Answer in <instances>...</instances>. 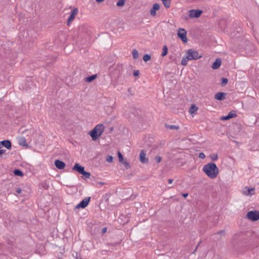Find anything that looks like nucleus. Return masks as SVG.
<instances>
[{"mask_svg":"<svg viewBox=\"0 0 259 259\" xmlns=\"http://www.w3.org/2000/svg\"><path fill=\"white\" fill-rule=\"evenodd\" d=\"M168 183H169V184H171V183H172V179H168Z\"/></svg>","mask_w":259,"mask_h":259,"instance_id":"obj_45","label":"nucleus"},{"mask_svg":"<svg viewBox=\"0 0 259 259\" xmlns=\"http://www.w3.org/2000/svg\"><path fill=\"white\" fill-rule=\"evenodd\" d=\"M84 167L81 166L78 163H76L72 168L73 170H75L80 174L84 170Z\"/></svg>","mask_w":259,"mask_h":259,"instance_id":"obj_14","label":"nucleus"},{"mask_svg":"<svg viewBox=\"0 0 259 259\" xmlns=\"http://www.w3.org/2000/svg\"><path fill=\"white\" fill-rule=\"evenodd\" d=\"M5 152H6V150L0 149V155L5 153Z\"/></svg>","mask_w":259,"mask_h":259,"instance_id":"obj_41","label":"nucleus"},{"mask_svg":"<svg viewBox=\"0 0 259 259\" xmlns=\"http://www.w3.org/2000/svg\"><path fill=\"white\" fill-rule=\"evenodd\" d=\"M23 174L21 171L17 169V176L22 177Z\"/></svg>","mask_w":259,"mask_h":259,"instance_id":"obj_37","label":"nucleus"},{"mask_svg":"<svg viewBox=\"0 0 259 259\" xmlns=\"http://www.w3.org/2000/svg\"><path fill=\"white\" fill-rule=\"evenodd\" d=\"M42 187H43L45 189H47L48 188V187H49V186H48V185H47V184H45V185L42 186Z\"/></svg>","mask_w":259,"mask_h":259,"instance_id":"obj_43","label":"nucleus"},{"mask_svg":"<svg viewBox=\"0 0 259 259\" xmlns=\"http://www.w3.org/2000/svg\"><path fill=\"white\" fill-rule=\"evenodd\" d=\"M104 0H96L97 2L98 3H101L103 2Z\"/></svg>","mask_w":259,"mask_h":259,"instance_id":"obj_46","label":"nucleus"},{"mask_svg":"<svg viewBox=\"0 0 259 259\" xmlns=\"http://www.w3.org/2000/svg\"><path fill=\"white\" fill-rule=\"evenodd\" d=\"M198 109V107L195 105L192 104L189 109V112L190 114L193 115L195 114Z\"/></svg>","mask_w":259,"mask_h":259,"instance_id":"obj_21","label":"nucleus"},{"mask_svg":"<svg viewBox=\"0 0 259 259\" xmlns=\"http://www.w3.org/2000/svg\"><path fill=\"white\" fill-rule=\"evenodd\" d=\"M160 9V6L158 4L155 3L154 4L152 8L150 11V14L152 16H155L156 14V11H158Z\"/></svg>","mask_w":259,"mask_h":259,"instance_id":"obj_11","label":"nucleus"},{"mask_svg":"<svg viewBox=\"0 0 259 259\" xmlns=\"http://www.w3.org/2000/svg\"><path fill=\"white\" fill-rule=\"evenodd\" d=\"M85 178L89 179L90 177L91 174L90 172H87L84 170L81 174Z\"/></svg>","mask_w":259,"mask_h":259,"instance_id":"obj_29","label":"nucleus"},{"mask_svg":"<svg viewBox=\"0 0 259 259\" xmlns=\"http://www.w3.org/2000/svg\"><path fill=\"white\" fill-rule=\"evenodd\" d=\"M146 151L144 150H143L142 151H141V152L140 153V160L142 163H145L148 162V160L146 157Z\"/></svg>","mask_w":259,"mask_h":259,"instance_id":"obj_12","label":"nucleus"},{"mask_svg":"<svg viewBox=\"0 0 259 259\" xmlns=\"http://www.w3.org/2000/svg\"><path fill=\"white\" fill-rule=\"evenodd\" d=\"M125 4V0H118L116 3V5L118 7H122Z\"/></svg>","mask_w":259,"mask_h":259,"instance_id":"obj_27","label":"nucleus"},{"mask_svg":"<svg viewBox=\"0 0 259 259\" xmlns=\"http://www.w3.org/2000/svg\"><path fill=\"white\" fill-rule=\"evenodd\" d=\"M221 63H222L221 60L219 58L215 60V61L213 62V63L212 64L211 67L213 69H218L220 67Z\"/></svg>","mask_w":259,"mask_h":259,"instance_id":"obj_19","label":"nucleus"},{"mask_svg":"<svg viewBox=\"0 0 259 259\" xmlns=\"http://www.w3.org/2000/svg\"><path fill=\"white\" fill-rule=\"evenodd\" d=\"M155 160L157 162H160L161 161V157L160 156H156L155 157Z\"/></svg>","mask_w":259,"mask_h":259,"instance_id":"obj_38","label":"nucleus"},{"mask_svg":"<svg viewBox=\"0 0 259 259\" xmlns=\"http://www.w3.org/2000/svg\"><path fill=\"white\" fill-rule=\"evenodd\" d=\"M105 126L102 124L97 125L92 131L90 132V135L92 140L95 141L98 139L104 131Z\"/></svg>","mask_w":259,"mask_h":259,"instance_id":"obj_2","label":"nucleus"},{"mask_svg":"<svg viewBox=\"0 0 259 259\" xmlns=\"http://www.w3.org/2000/svg\"><path fill=\"white\" fill-rule=\"evenodd\" d=\"M203 170L210 179L215 178L219 172V168L214 163H209L204 165Z\"/></svg>","mask_w":259,"mask_h":259,"instance_id":"obj_1","label":"nucleus"},{"mask_svg":"<svg viewBox=\"0 0 259 259\" xmlns=\"http://www.w3.org/2000/svg\"><path fill=\"white\" fill-rule=\"evenodd\" d=\"M97 77L96 75H93L91 76H90L85 78V81L87 82H90L94 80Z\"/></svg>","mask_w":259,"mask_h":259,"instance_id":"obj_24","label":"nucleus"},{"mask_svg":"<svg viewBox=\"0 0 259 259\" xmlns=\"http://www.w3.org/2000/svg\"><path fill=\"white\" fill-rule=\"evenodd\" d=\"M90 200V197H85L79 203L76 205L75 207V209H79L80 208H84L88 205Z\"/></svg>","mask_w":259,"mask_h":259,"instance_id":"obj_6","label":"nucleus"},{"mask_svg":"<svg viewBox=\"0 0 259 259\" xmlns=\"http://www.w3.org/2000/svg\"><path fill=\"white\" fill-rule=\"evenodd\" d=\"M18 144L25 148L29 147L28 143L24 137H20L19 138Z\"/></svg>","mask_w":259,"mask_h":259,"instance_id":"obj_10","label":"nucleus"},{"mask_svg":"<svg viewBox=\"0 0 259 259\" xmlns=\"http://www.w3.org/2000/svg\"><path fill=\"white\" fill-rule=\"evenodd\" d=\"M202 11L199 10H191L189 11V16L191 18H199L201 14Z\"/></svg>","mask_w":259,"mask_h":259,"instance_id":"obj_7","label":"nucleus"},{"mask_svg":"<svg viewBox=\"0 0 259 259\" xmlns=\"http://www.w3.org/2000/svg\"><path fill=\"white\" fill-rule=\"evenodd\" d=\"M3 147V146H2V144H1V141H0V149Z\"/></svg>","mask_w":259,"mask_h":259,"instance_id":"obj_47","label":"nucleus"},{"mask_svg":"<svg viewBox=\"0 0 259 259\" xmlns=\"http://www.w3.org/2000/svg\"><path fill=\"white\" fill-rule=\"evenodd\" d=\"M164 6L166 8H169L170 6L171 0H161Z\"/></svg>","mask_w":259,"mask_h":259,"instance_id":"obj_22","label":"nucleus"},{"mask_svg":"<svg viewBox=\"0 0 259 259\" xmlns=\"http://www.w3.org/2000/svg\"><path fill=\"white\" fill-rule=\"evenodd\" d=\"M139 71L138 70H136L134 71V75L136 76H138L139 75Z\"/></svg>","mask_w":259,"mask_h":259,"instance_id":"obj_39","label":"nucleus"},{"mask_svg":"<svg viewBox=\"0 0 259 259\" xmlns=\"http://www.w3.org/2000/svg\"><path fill=\"white\" fill-rule=\"evenodd\" d=\"M199 157L201 159H204L205 157V154L203 153H200L199 154Z\"/></svg>","mask_w":259,"mask_h":259,"instance_id":"obj_36","label":"nucleus"},{"mask_svg":"<svg viewBox=\"0 0 259 259\" xmlns=\"http://www.w3.org/2000/svg\"><path fill=\"white\" fill-rule=\"evenodd\" d=\"M2 146L6 148L7 149H10L12 147V144L10 140H4L1 141Z\"/></svg>","mask_w":259,"mask_h":259,"instance_id":"obj_15","label":"nucleus"},{"mask_svg":"<svg viewBox=\"0 0 259 259\" xmlns=\"http://www.w3.org/2000/svg\"><path fill=\"white\" fill-rule=\"evenodd\" d=\"M236 116V114L235 113L232 111L230 112L227 116L222 117L221 119L222 120H227Z\"/></svg>","mask_w":259,"mask_h":259,"instance_id":"obj_17","label":"nucleus"},{"mask_svg":"<svg viewBox=\"0 0 259 259\" xmlns=\"http://www.w3.org/2000/svg\"><path fill=\"white\" fill-rule=\"evenodd\" d=\"M166 128H169L171 130H178L179 128V127L175 125H165Z\"/></svg>","mask_w":259,"mask_h":259,"instance_id":"obj_28","label":"nucleus"},{"mask_svg":"<svg viewBox=\"0 0 259 259\" xmlns=\"http://www.w3.org/2000/svg\"><path fill=\"white\" fill-rule=\"evenodd\" d=\"M242 193L245 196H251L254 194V188L245 187L242 189Z\"/></svg>","mask_w":259,"mask_h":259,"instance_id":"obj_8","label":"nucleus"},{"mask_svg":"<svg viewBox=\"0 0 259 259\" xmlns=\"http://www.w3.org/2000/svg\"><path fill=\"white\" fill-rule=\"evenodd\" d=\"M246 218L250 221H256L259 220V211L251 210L247 212Z\"/></svg>","mask_w":259,"mask_h":259,"instance_id":"obj_3","label":"nucleus"},{"mask_svg":"<svg viewBox=\"0 0 259 259\" xmlns=\"http://www.w3.org/2000/svg\"><path fill=\"white\" fill-rule=\"evenodd\" d=\"M106 160L108 162H112L113 161V157L111 155H108L107 156Z\"/></svg>","mask_w":259,"mask_h":259,"instance_id":"obj_32","label":"nucleus"},{"mask_svg":"<svg viewBox=\"0 0 259 259\" xmlns=\"http://www.w3.org/2000/svg\"><path fill=\"white\" fill-rule=\"evenodd\" d=\"M210 157L211 160H212L213 161L217 160L218 158V156L217 154H211V155H210Z\"/></svg>","mask_w":259,"mask_h":259,"instance_id":"obj_31","label":"nucleus"},{"mask_svg":"<svg viewBox=\"0 0 259 259\" xmlns=\"http://www.w3.org/2000/svg\"><path fill=\"white\" fill-rule=\"evenodd\" d=\"M188 60H189L187 58V55L186 56V57H184L182 58V61H181L182 65H183V66L187 65V62H188Z\"/></svg>","mask_w":259,"mask_h":259,"instance_id":"obj_26","label":"nucleus"},{"mask_svg":"<svg viewBox=\"0 0 259 259\" xmlns=\"http://www.w3.org/2000/svg\"><path fill=\"white\" fill-rule=\"evenodd\" d=\"M126 168H128L130 167L129 163L125 160H123L122 162H121Z\"/></svg>","mask_w":259,"mask_h":259,"instance_id":"obj_33","label":"nucleus"},{"mask_svg":"<svg viewBox=\"0 0 259 259\" xmlns=\"http://www.w3.org/2000/svg\"><path fill=\"white\" fill-rule=\"evenodd\" d=\"M168 53V48L166 46H164L162 48V52L161 54L162 57H164Z\"/></svg>","mask_w":259,"mask_h":259,"instance_id":"obj_23","label":"nucleus"},{"mask_svg":"<svg viewBox=\"0 0 259 259\" xmlns=\"http://www.w3.org/2000/svg\"><path fill=\"white\" fill-rule=\"evenodd\" d=\"M132 55L134 59H137L139 57V53L137 50L134 49L132 51Z\"/></svg>","mask_w":259,"mask_h":259,"instance_id":"obj_25","label":"nucleus"},{"mask_svg":"<svg viewBox=\"0 0 259 259\" xmlns=\"http://www.w3.org/2000/svg\"><path fill=\"white\" fill-rule=\"evenodd\" d=\"M186 55L187 56V58L190 60H196L201 57L197 51L191 49L188 51Z\"/></svg>","mask_w":259,"mask_h":259,"instance_id":"obj_4","label":"nucleus"},{"mask_svg":"<svg viewBox=\"0 0 259 259\" xmlns=\"http://www.w3.org/2000/svg\"><path fill=\"white\" fill-rule=\"evenodd\" d=\"M107 231V228L105 227V228H103L102 229V234H104Z\"/></svg>","mask_w":259,"mask_h":259,"instance_id":"obj_40","label":"nucleus"},{"mask_svg":"<svg viewBox=\"0 0 259 259\" xmlns=\"http://www.w3.org/2000/svg\"><path fill=\"white\" fill-rule=\"evenodd\" d=\"M224 235H225V232H224V231L222 230V231L217 232V233L213 234L212 236L213 237V239H215L217 240H220Z\"/></svg>","mask_w":259,"mask_h":259,"instance_id":"obj_18","label":"nucleus"},{"mask_svg":"<svg viewBox=\"0 0 259 259\" xmlns=\"http://www.w3.org/2000/svg\"><path fill=\"white\" fill-rule=\"evenodd\" d=\"M151 59V56L148 54H145L143 56V60L145 62H147Z\"/></svg>","mask_w":259,"mask_h":259,"instance_id":"obj_30","label":"nucleus"},{"mask_svg":"<svg viewBox=\"0 0 259 259\" xmlns=\"http://www.w3.org/2000/svg\"><path fill=\"white\" fill-rule=\"evenodd\" d=\"M183 196L185 198H186L188 196V193H184L182 194Z\"/></svg>","mask_w":259,"mask_h":259,"instance_id":"obj_42","label":"nucleus"},{"mask_svg":"<svg viewBox=\"0 0 259 259\" xmlns=\"http://www.w3.org/2000/svg\"><path fill=\"white\" fill-rule=\"evenodd\" d=\"M13 174L15 176H16V168L14 169Z\"/></svg>","mask_w":259,"mask_h":259,"instance_id":"obj_44","label":"nucleus"},{"mask_svg":"<svg viewBox=\"0 0 259 259\" xmlns=\"http://www.w3.org/2000/svg\"><path fill=\"white\" fill-rule=\"evenodd\" d=\"M228 80L226 78H222V84L223 85H224L228 83Z\"/></svg>","mask_w":259,"mask_h":259,"instance_id":"obj_34","label":"nucleus"},{"mask_svg":"<svg viewBox=\"0 0 259 259\" xmlns=\"http://www.w3.org/2000/svg\"><path fill=\"white\" fill-rule=\"evenodd\" d=\"M55 165L58 169H62L65 166V164L64 162L59 160H56L55 162Z\"/></svg>","mask_w":259,"mask_h":259,"instance_id":"obj_16","label":"nucleus"},{"mask_svg":"<svg viewBox=\"0 0 259 259\" xmlns=\"http://www.w3.org/2000/svg\"><path fill=\"white\" fill-rule=\"evenodd\" d=\"M226 94L223 92H219L216 94L214 98L217 100H222L225 98Z\"/></svg>","mask_w":259,"mask_h":259,"instance_id":"obj_20","label":"nucleus"},{"mask_svg":"<svg viewBox=\"0 0 259 259\" xmlns=\"http://www.w3.org/2000/svg\"><path fill=\"white\" fill-rule=\"evenodd\" d=\"M118 156L119 158V161L121 162H122V161L124 160L123 157L121 154V153L120 152H118Z\"/></svg>","mask_w":259,"mask_h":259,"instance_id":"obj_35","label":"nucleus"},{"mask_svg":"<svg viewBox=\"0 0 259 259\" xmlns=\"http://www.w3.org/2000/svg\"><path fill=\"white\" fill-rule=\"evenodd\" d=\"M17 193H22L23 195L27 196L30 193V189L29 187L26 189L18 188L17 190Z\"/></svg>","mask_w":259,"mask_h":259,"instance_id":"obj_13","label":"nucleus"},{"mask_svg":"<svg viewBox=\"0 0 259 259\" xmlns=\"http://www.w3.org/2000/svg\"><path fill=\"white\" fill-rule=\"evenodd\" d=\"M78 13V9H74L71 15H70L69 17L68 18V21H67V25H69L71 22L74 19L75 16L77 15Z\"/></svg>","mask_w":259,"mask_h":259,"instance_id":"obj_9","label":"nucleus"},{"mask_svg":"<svg viewBox=\"0 0 259 259\" xmlns=\"http://www.w3.org/2000/svg\"><path fill=\"white\" fill-rule=\"evenodd\" d=\"M178 36L182 40V41L186 43L188 41L187 37V31L184 28H179L178 31Z\"/></svg>","mask_w":259,"mask_h":259,"instance_id":"obj_5","label":"nucleus"}]
</instances>
